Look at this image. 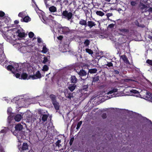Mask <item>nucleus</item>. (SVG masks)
I'll list each match as a JSON object with an SVG mask.
<instances>
[{"label":"nucleus","mask_w":152,"mask_h":152,"mask_svg":"<svg viewBox=\"0 0 152 152\" xmlns=\"http://www.w3.org/2000/svg\"><path fill=\"white\" fill-rule=\"evenodd\" d=\"M48 115L47 114H42L41 120L43 122H45L47 120Z\"/></svg>","instance_id":"nucleus-19"},{"label":"nucleus","mask_w":152,"mask_h":152,"mask_svg":"<svg viewBox=\"0 0 152 152\" xmlns=\"http://www.w3.org/2000/svg\"><path fill=\"white\" fill-rule=\"evenodd\" d=\"M118 31L119 32L122 33H128L129 32V30L128 29H126L125 28L119 29Z\"/></svg>","instance_id":"nucleus-20"},{"label":"nucleus","mask_w":152,"mask_h":152,"mask_svg":"<svg viewBox=\"0 0 152 152\" xmlns=\"http://www.w3.org/2000/svg\"><path fill=\"white\" fill-rule=\"evenodd\" d=\"M152 12V7H150L148 9H145L143 12Z\"/></svg>","instance_id":"nucleus-43"},{"label":"nucleus","mask_w":152,"mask_h":152,"mask_svg":"<svg viewBox=\"0 0 152 152\" xmlns=\"http://www.w3.org/2000/svg\"><path fill=\"white\" fill-rule=\"evenodd\" d=\"M79 24L82 26H84L85 27L87 26V22L86 20L81 19L79 22Z\"/></svg>","instance_id":"nucleus-16"},{"label":"nucleus","mask_w":152,"mask_h":152,"mask_svg":"<svg viewBox=\"0 0 152 152\" xmlns=\"http://www.w3.org/2000/svg\"><path fill=\"white\" fill-rule=\"evenodd\" d=\"M34 36V33L32 32H30L28 33V36L29 38H32Z\"/></svg>","instance_id":"nucleus-42"},{"label":"nucleus","mask_w":152,"mask_h":152,"mask_svg":"<svg viewBox=\"0 0 152 152\" xmlns=\"http://www.w3.org/2000/svg\"><path fill=\"white\" fill-rule=\"evenodd\" d=\"M49 97L51 99L52 104L54 106L55 109L56 111L59 110L60 104L56 100V96L55 95L53 94L50 95Z\"/></svg>","instance_id":"nucleus-2"},{"label":"nucleus","mask_w":152,"mask_h":152,"mask_svg":"<svg viewBox=\"0 0 152 152\" xmlns=\"http://www.w3.org/2000/svg\"><path fill=\"white\" fill-rule=\"evenodd\" d=\"M7 112L8 114L11 115L12 113V109L10 108H9L7 110Z\"/></svg>","instance_id":"nucleus-48"},{"label":"nucleus","mask_w":152,"mask_h":152,"mask_svg":"<svg viewBox=\"0 0 152 152\" xmlns=\"http://www.w3.org/2000/svg\"><path fill=\"white\" fill-rule=\"evenodd\" d=\"M44 0V3H45V6L46 7H49V4H47V0Z\"/></svg>","instance_id":"nucleus-56"},{"label":"nucleus","mask_w":152,"mask_h":152,"mask_svg":"<svg viewBox=\"0 0 152 152\" xmlns=\"http://www.w3.org/2000/svg\"><path fill=\"white\" fill-rule=\"evenodd\" d=\"M120 58H122L124 62L126 64H129V62L127 56L125 55H123L120 56Z\"/></svg>","instance_id":"nucleus-13"},{"label":"nucleus","mask_w":152,"mask_h":152,"mask_svg":"<svg viewBox=\"0 0 152 152\" xmlns=\"http://www.w3.org/2000/svg\"><path fill=\"white\" fill-rule=\"evenodd\" d=\"M118 89L115 88H113L111 90L107 92V94H111L113 93H115L117 92Z\"/></svg>","instance_id":"nucleus-28"},{"label":"nucleus","mask_w":152,"mask_h":152,"mask_svg":"<svg viewBox=\"0 0 152 152\" xmlns=\"http://www.w3.org/2000/svg\"><path fill=\"white\" fill-rule=\"evenodd\" d=\"M25 33L24 32L20 33L18 34V36L20 38L23 37H25Z\"/></svg>","instance_id":"nucleus-38"},{"label":"nucleus","mask_w":152,"mask_h":152,"mask_svg":"<svg viewBox=\"0 0 152 152\" xmlns=\"http://www.w3.org/2000/svg\"><path fill=\"white\" fill-rule=\"evenodd\" d=\"M23 128V126L20 124L16 125L15 127V129L16 131H20Z\"/></svg>","instance_id":"nucleus-15"},{"label":"nucleus","mask_w":152,"mask_h":152,"mask_svg":"<svg viewBox=\"0 0 152 152\" xmlns=\"http://www.w3.org/2000/svg\"><path fill=\"white\" fill-rule=\"evenodd\" d=\"M118 89L115 88H113L111 90L107 92V94H111L113 93H115L117 92Z\"/></svg>","instance_id":"nucleus-26"},{"label":"nucleus","mask_w":152,"mask_h":152,"mask_svg":"<svg viewBox=\"0 0 152 152\" xmlns=\"http://www.w3.org/2000/svg\"><path fill=\"white\" fill-rule=\"evenodd\" d=\"M30 18L28 16L24 17L23 18H21L20 21L21 22H28L30 20Z\"/></svg>","instance_id":"nucleus-17"},{"label":"nucleus","mask_w":152,"mask_h":152,"mask_svg":"<svg viewBox=\"0 0 152 152\" xmlns=\"http://www.w3.org/2000/svg\"><path fill=\"white\" fill-rule=\"evenodd\" d=\"M131 92L134 94H139V92L135 90H132L131 91Z\"/></svg>","instance_id":"nucleus-46"},{"label":"nucleus","mask_w":152,"mask_h":152,"mask_svg":"<svg viewBox=\"0 0 152 152\" xmlns=\"http://www.w3.org/2000/svg\"><path fill=\"white\" fill-rule=\"evenodd\" d=\"M7 132V130L5 129H3L0 132V133H6Z\"/></svg>","instance_id":"nucleus-55"},{"label":"nucleus","mask_w":152,"mask_h":152,"mask_svg":"<svg viewBox=\"0 0 152 152\" xmlns=\"http://www.w3.org/2000/svg\"><path fill=\"white\" fill-rule=\"evenodd\" d=\"M131 4L132 6H134L137 4V3L135 1H132L131 2Z\"/></svg>","instance_id":"nucleus-49"},{"label":"nucleus","mask_w":152,"mask_h":152,"mask_svg":"<svg viewBox=\"0 0 152 152\" xmlns=\"http://www.w3.org/2000/svg\"><path fill=\"white\" fill-rule=\"evenodd\" d=\"M0 152H5L3 147L0 145Z\"/></svg>","instance_id":"nucleus-53"},{"label":"nucleus","mask_w":152,"mask_h":152,"mask_svg":"<svg viewBox=\"0 0 152 152\" xmlns=\"http://www.w3.org/2000/svg\"><path fill=\"white\" fill-rule=\"evenodd\" d=\"M7 69L10 71H11L13 72V70H14V67L12 65H9L7 67Z\"/></svg>","instance_id":"nucleus-30"},{"label":"nucleus","mask_w":152,"mask_h":152,"mask_svg":"<svg viewBox=\"0 0 152 152\" xmlns=\"http://www.w3.org/2000/svg\"><path fill=\"white\" fill-rule=\"evenodd\" d=\"M37 42L39 43H40L42 42L41 39L40 38H37Z\"/></svg>","instance_id":"nucleus-60"},{"label":"nucleus","mask_w":152,"mask_h":152,"mask_svg":"<svg viewBox=\"0 0 152 152\" xmlns=\"http://www.w3.org/2000/svg\"><path fill=\"white\" fill-rule=\"evenodd\" d=\"M77 81L78 79L75 76L72 75L70 77V81L71 83L75 84L77 82Z\"/></svg>","instance_id":"nucleus-14"},{"label":"nucleus","mask_w":152,"mask_h":152,"mask_svg":"<svg viewBox=\"0 0 152 152\" xmlns=\"http://www.w3.org/2000/svg\"><path fill=\"white\" fill-rule=\"evenodd\" d=\"M151 96H152V94L149 92H147L145 93V94L144 96V97L146 98V99L150 100V99L151 98Z\"/></svg>","instance_id":"nucleus-18"},{"label":"nucleus","mask_w":152,"mask_h":152,"mask_svg":"<svg viewBox=\"0 0 152 152\" xmlns=\"http://www.w3.org/2000/svg\"><path fill=\"white\" fill-rule=\"evenodd\" d=\"M114 26V24L113 23L110 24L108 25V27L110 28H113Z\"/></svg>","instance_id":"nucleus-51"},{"label":"nucleus","mask_w":152,"mask_h":152,"mask_svg":"<svg viewBox=\"0 0 152 152\" xmlns=\"http://www.w3.org/2000/svg\"><path fill=\"white\" fill-rule=\"evenodd\" d=\"M76 87V85L75 84H71L69 85L67 89L69 91L72 92Z\"/></svg>","instance_id":"nucleus-10"},{"label":"nucleus","mask_w":152,"mask_h":152,"mask_svg":"<svg viewBox=\"0 0 152 152\" xmlns=\"http://www.w3.org/2000/svg\"><path fill=\"white\" fill-rule=\"evenodd\" d=\"M96 14L97 15L101 16H102L104 15V13L103 12L101 11H96Z\"/></svg>","instance_id":"nucleus-32"},{"label":"nucleus","mask_w":152,"mask_h":152,"mask_svg":"<svg viewBox=\"0 0 152 152\" xmlns=\"http://www.w3.org/2000/svg\"><path fill=\"white\" fill-rule=\"evenodd\" d=\"M82 121H80L77 124V127H76V129L77 130H78L79 129L80 126L82 124Z\"/></svg>","instance_id":"nucleus-40"},{"label":"nucleus","mask_w":152,"mask_h":152,"mask_svg":"<svg viewBox=\"0 0 152 152\" xmlns=\"http://www.w3.org/2000/svg\"><path fill=\"white\" fill-rule=\"evenodd\" d=\"M63 38V37L62 36H59L57 37V39L60 40H61Z\"/></svg>","instance_id":"nucleus-57"},{"label":"nucleus","mask_w":152,"mask_h":152,"mask_svg":"<svg viewBox=\"0 0 152 152\" xmlns=\"http://www.w3.org/2000/svg\"><path fill=\"white\" fill-rule=\"evenodd\" d=\"M135 24L136 25H137L138 26L140 27V26L139 25V23L138 22L137 20H136V23H135Z\"/></svg>","instance_id":"nucleus-64"},{"label":"nucleus","mask_w":152,"mask_h":152,"mask_svg":"<svg viewBox=\"0 0 152 152\" xmlns=\"http://www.w3.org/2000/svg\"><path fill=\"white\" fill-rule=\"evenodd\" d=\"M113 73L115 75H117L119 74V72L117 70H114L113 72Z\"/></svg>","instance_id":"nucleus-54"},{"label":"nucleus","mask_w":152,"mask_h":152,"mask_svg":"<svg viewBox=\"0 0 152 152\" xmlns=\"http://www.w3.org/2000/svg\"><path fill=\"white\" fill-rule=\"evenodd\" d=\"M49 11L53 12H54L57 11V9L56 7L53 6L49 8Z\"/></svg>","instance_id":"nucleus-23"},{"label":"nucleus","mask_w":152,"mask_h":152,"mask_svg":"<svg viewBox=\"0 0 152 152\" xmlns=\"http://www.w3.org/2000/svg\"><path fill=\"white\" fill-rule=\"evenodd\" d=\"M61 142V140H58L55 143V144L56 146L58 147V148L60 147V146H61V144H60Z\"/></svg>","instance_id":"nucleus-33"},{"label":"nucleus","mask_w":152,"mask_h":152,"mask_svg":"<svg viewBox=\"0 0 152 152\" xmlns=\"http://www.w3.org/2000/svg\"><path fill=\"white\" fill-rule=\"evenodd\" d=\"M49 69V68L48 66L46 65H45L43 67L42 69V71H47Z\"/></svg>","instance_id":"nucleus-35"},{"label":"nucleus","mask_w":152,"mask_h":152,"mask_svg":"<svg viewBox=\"0 0 152 152\" xmlns=\"http://www.w3.org/2000/svg\"><path fill=\"white\" fill-rule=\"evenodd\" d=\"M18 16L19 17L22 18H23L24 17V13L23 12H20L18 15Z\"/></svg>","instance_id":"nucleus-44"},{"label":"nucleus","mask_w":152,"mask_h":152,"mask_svg":"<svg viewBox=\"0 0 152 152\" xmlns=\"http://www.w3.org/2000/svg\"><path fill=\"white\" fill-rule=\"evenodd\" d=\"M42 77L41 74L39 71H37L34 75V73L33 72V75H30L27 78L28 79L32 78L33 80H34L38 78H40Z\"/></svg>","instance_id":"nucleus-5"},{"label":"nucleus","mask_w":152,"mask_h":152,"mask_svg":"<svg viewBox=\"0 0 152 152\" xmlns=\"http://www.w3.org/2000/svg\"><path fill=\"white\" fill-rule=\"evenodd\" d=\"M97 71V69L96 68L91 69L89 70L88 72L91 74L95 73Z\"/></svg>","instance_id":"nucleus-29"},{"label":"nucleus","mask_w":152,"mask_h":152,"mask_svg":"<svg viewBox=\"0 0 152 152\" xmlns=\"http://www.w3.org/2000/svg\"><path fill=\"white\" fill-rule=\"evenodd\" d=\"M17 78H19L20 76V74L18 73H16L15 75Z\"/></svg>","instance_id":"nucleus-59"},{"label":"nucleus","mask_w":152,"mask_h":152,"mask_svg":"<svg viewBox=\"0 0 152 152\" xmlns=\"http://www.w3.org/2000/svg\"><path fill=\"white\" fill-rule=\"evenodd\" d=\"M5 13L2 11H0V30L1 31L2 28H5L7 26L5 25H7L10 19L9 17L5 16Z\"/></svg>","instance_id":"nucleus-1"},{"label":"nucleus","mask_w":152,"mask_h":152,"mask_svg":"<svg viewBox=\"0 0 152 152\" xmlns=\"http://www.w3.org/2000/svg\"><path fill=\"white\" fill-rule=\"evenodd\" d=\"M96 25L95 22L94 21L90 20L88 21L87 22V26L88 27L90 28H91L92 27L95 26Z\"/></svg>","instance_id":"nucleus-9"},{"label":"nucleus","mask_w":152,"mask_h":152,"mask_svg":"<svg viewBox=\"0 0 152 152\" xmlns=\"http://www.w3.org/2000/svg\"><path fill=\"white\" fill-rule=\"evenodd\" d=\"M73 92L69 91L68 89H66L64 92L66 97L69 100H71V98L74 97Z\"/></svg>","instance_id":"nucleus-6"},{"label":"nucleus","mask_w":152,"mask_h":152,"mask_svg":"<svg viewBox=\"0 0 152 152\" xmlns=\"http://www.w3.org/2000/svg\"><path fill=\"white\" fill-rule=\"evenodd\" d=\"M6 56L4 53H0V63H2L6 59Z\"/></svg>","instance_id":"nucleus-11"},{"label":"nucleus","mask_w":152,"mask_h":152,"mask_svg":"<svg viewBox=\"0 0 152 152\" xmlns=\"http://www.w3.org/2000/svg\"><path fill=\"white\" fill-rule=\"evenodd\" d=\"M86 51L87 53L90 54L92 55L93 53V51L90 49L86 48Z\"/></svg>","instance_id":"nucleus-34"},{"label":"nucleus","mask_w":152,"mask_h":152,"mask_svg":"<svg viewBox=\"0 0 152 152\" xmlns=\"http://www.w3.org/2000/svg\"><path fill=\"white\" fill-rule=\"evenodd\" d=\"M99 80V77L98 76H95L93 78V82H97Z\"/></svg>","instance_id":"nucleus-37"},{"label":"nucleus","mask_w":152,"mask_h":152,"mask_svg":"<svg viewBox=\"0 0 152 152\" xmlns=\"http://www.w3.org/2000/svg\"><path fill=\"white\" fill-rule=\"evenodd\" d=\"M28 145L27 143L24 142L23 144V146H22V150L24 151L26 149H28Z\"/></svg>","instance_id":"nucleus-22"},{"label":"nucleus","mask_w":152,"mask_h":152,"mask_svg":"<svg viewBox=\"0 0 152 152\" xmlns=\"http://www.w3.org/2000/svg\"><path fill=\"white\" fill-rule=\"evenodd\" d=\"M146 63L152 66V60L148 59L146 61Z\"/></svg>","instance_id":"nucleus-47"},{"label":"nucleus","mask_w":152,"mask_h":152,"mask_svg":"<svg viewBox=\"0 0 152 152\" xmlns=\"http://www.w3.org/2000/svg\"><path fill=\"white\" fill-rule=\"evenodd\" d=\"M118 89L115 88H113L111 90L107 92V94H111L113 93H115L117 92Z\"/></svg>","instance_id":"nucleus-27"},{"label":"nucleus","mask_w":152,"mask_h":152,"mask_svg":"<svg viewBox=\"0 0 152 152\" xmlns=\"http://www.w3.org/2000/svg\"><path fill=\"white\" fill-rule=\"evenodd\" d=\"M14 23L15 24H18L19 23V21L18 20H15L14 21Z\"/></svg>","instance_id":"nucleus-62"},{"label":"nucleus","mask_w":152,"mask_h":152,"mask_svg":"<svg viewBox=\"0 0 152 152\" xmlns=\"http://www.w3.org/2000/svg\"><path fill=\"white\" fill-rule=\"evenodd\" d=\"M61 16L62 18L67 19L68 20L72 19L73 17L72 13L71 12H68L66 10L62 13Z\"/></svg>","instance_id":"nucleus-4"},{"label":"nucleus","mask_w":152,"mask_h":152,"mask_svg":"<svg viewBox=\"0 0 152 152\" xmlns=\"http://www.w3.org/2000/svg\"><path fill=\"white\" fill-rule=\"evenodd\" d=\"M76 72L79 75L81 79L84 80L85 79H83L82 77L86 76L87 75V72L83 69L80 70L79 71L76 70Z\"/></svg>","instance_id":"nucleus-7"},{"label":"nucleus","mask_w":152,"mask_h":152,"mask_svg":"<svg viewBox=\"0 0 152 152\" xmlns=\"http://www.w3.org/2000/svg\"><path fill=\"white\" fill-rule=\"evenodd\" d=\"M4 53L3 45L2 44H0V53Z\"/></svg>","instance_id":"nucleus-39"},{"label":"nucleus","mask_w":152,"mask_h":152,"mask_svg":"<svg viewBox=\"0 0 152 152\" xmlns=\"http://www.w3.org/2000/svg\"><path fill=\"white\" fill-rule=\"evenodd\" d=\"M90 41L89 40L86 39L84 42V44L86 46H88L90 44Z\"/></svg>","instance_id":"nucleus-41"},{"label":"nucleus","mask_w":152,"mask_h":152,"mask_svg":"<svg viewBox=\"0 0 152 152\" xmlns=\"http://www.w3.org/2000/svg\"><path fill=\"white\" fill-rule=\"evenodd\" d=\"M50 61L48 59V57L45 56L42 62L44 64H46L48 62V63L50 64Z\"/></svg>","instance_id":"nucleus-25"},{"label":"nucleus","mask_w":152,"mask_h":152,"mask_svg":"<svg viewBox=\"0 0 152 152\" xmlns=\"http://www.w3.org/2000/svg\"><path fill=\"white\" fill-rule=\"evenodd\" d=\"M28 75L26 73H23L21 76V79L23 80H26L27 78Z\"/></svg>","instance_id":"nucleus-24"},{"label":"nucleus","mask_w":152,"mask_h":152,"mask_svg":"<svg viewBox=\"0 0 152 152\" xmlns=\"http://www.w3.org/2000/svg\"><path fill=\"white\" fill-rule=\"evenodd\" d=\"M22 118L21 115L20 114H17L14 118L15 121L18 122Z\"/></svg>","instance_id":"nucleus-21"},{"label":"nucleus","mask_w":152,"mask_h":152,"mask_svg":"<svg viewBox=\"0 0 152 152\" xmlns=\"http://www.w3.org/2000/svg\"><path fill=\"white\" fill-rule=\"evenodd\" d=\"M113 15L112 13H108L106 14L107 18H108L112 16Z\"/></svg>","instance_id":"nucleus-58"},{"label":"nucleus","mask_w":152,"mask_h":152,"mask_svg":"<svg viewBox=\"0 0 152 152\" xmlns=\"http://www.w3.org/2000/svg\"><path fill=\"white\" fill-rule=\"evenodd\" d=\"M68 0H65V1H64V3H65V5H67V4L68 3Z\"/></svg>","instance_id":"nucleus-61"},{"label":"nucleus","mask_w":152,"mask_h":152,"mask_svg":"<svg viewBox=\"0 0 152 152\" xmlns=\"http://www.w3.org/2000/svg\"><path fill=\"white\" fill-rule=\"evenodd\" d=\"M48 51V50L45 46H44L42 48V52L44 53H46Z\"/></svg>","instance_id":"nucleus-36"},{"label":"nucleus","mask_w":152,"mask_h":152,"mask_svg":"<svg viewBox=\"0 0 152 152\" xmlns=\"http://www.w3.org/2000/svg\"><path fill=\"white\" fill-rule=\"evenodd\" d=\"M15 29L14 28V29ZM13 31V30L12 31ZM12 31V30H7V31H3V37L5 39L7 38V39L10 40L12 39V37L13 36Z\"/></svg>","instance_id":"nucleus-3"},{"label":"nucleus","mask_w":152,"mask_h":152,"mask_svg":"<svg viewBox=\"0 0 152 152\" xmlns=\"http://www.w3.org/2000/svg\"><path fill=\"white\" fill-rule=\"evenodd\" d=\"M102 117L104 119L106 118L107 117L106 114L105 113H103L102 115Z\"/></svg>","instance_id":"nucleus-50"},{"label":"nucleus","mask_w":152,"mask_h":152,"mask_svg":"<svg viewBox=\"0 0 152 152\" xmlns=\"http://www.w3.org/2000/svg\"><path fill=\"white\" fill-rule=\"evenodd\" d=\"M107 63L105 64V65L106 66H108L109 67H111V66H113V63L112 62H107Z\"/></svg>","instance_id":"nucleus-45"},{"label":"nucleus","mask_w":152,"mask_h":152,"mask_svg":"<svg viewBox=\"0 0 152 152\" xmlns=\"http://www.w3.org/2000/svg\"><path fill=\"white\" fill-rule=\"evenodd\" d=\"M139 6L140 10L142 11H143L144 10H145V9H147L148 8L147 5L141 2L140 3Z\"/></svg>","instance_id":"nucleus-12"},{"label":"nucleus","mask_w":152,"mask_h":152,"mask_svg":"<svg viewBox=\"0 0 152 152\" xmlns=\"http://www.w3.org/2000/svg\"><path fill=\"white\" fill-rule=\"evenodd\" d=\"M74 140V138L72 137L70 140V142H69V144L70 145H72L73 142Z\"/></svg>","instance_id":"nucleus-52"},{"label":"nucleus","mask_w":152,"mask_h":152,"mask_svg":"<svg viewBox=\"0 0 152 152\" xmlns=\"http://www.w3.org/2000/svg\"><path fill=\"white\" fill-rule=\"evenodd\" d=\"M88 86V85L83 86L81 88V90L84 91H87Z\"/></svg>","instance_id":"nucleus-31"},{"label":"nucleus","mask_w":152,"mask_h":152,"mask_svg":"<svg viewBox=\"0 0 152 152\" xmlns=\"http://www.w3.org/2000/svg\"><path fill=\"white\" fill-rule=\"evenodd\" d=\"M59 31L61 33L64 34H67L69 32V28L66 27H61L59 28Z\"/></svg>","instance_id":"nucleus-8"},{"label":"nucleus","mask_w":152,"mask_h":152,"mask_svg":"<svg viewBox=\"0 0 152 152\" xmlns=\"http://www.w3.org/2000/svg\"><path fill=\"white\" fill-rule=\"evenodd\" d=\"M19 29H18L17 31H16V33L18 34H19V33H21Z\"/></svg>","instance_id":"nucleus-63"}]
</instances>
